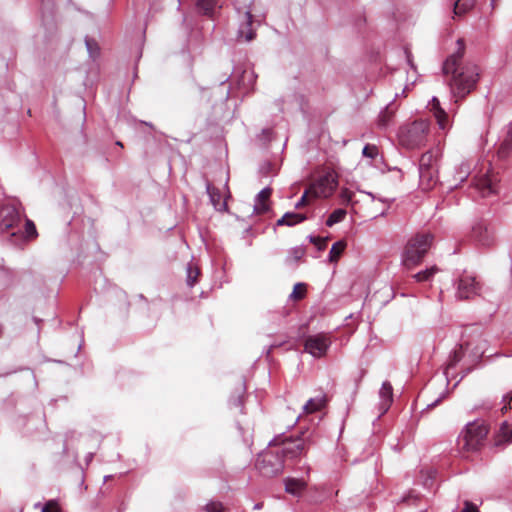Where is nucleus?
Listing matches in <instances>:
<instances>
[{"label": "nucleus", "instance_id": "a19ab883", "mask_svg": "<svg viewBox=\"0 0 512 512\" xmlns=\"http://www.w3.org/2000/svg\"><path fill=\"white\" fill-rule=\"evenodd\" d=\"M463 512H479V509L475 504L466 501L464 504Z\"/></svg>", "mask_w": 512, "mask_h": 512}, {"label": "nucleus", "instance_id": "a878e982", "mask_svg": "<svg viewBox=\"0 0 512 512\" xmlns=\"http://www.w3.org/2000/svg\"><path fill=\"white\" fill-rule=\"evenodd\" d=\"M394 117V111L386 107L379 115L377 125L380 128H386L390 125Z\"/></svg>", "mask_w": 512, "mask_h": 512}, {"label": "nucleus", "instance_id": "4c0bfd02", "mask_svg": "<svg viewBox=\"0 0 512 512\" xmlns=\"http://www.w3.org/2000/svg\"><path fill=\"white\" fill-rule=\"evenodd\" d=\"M206 512H226L222 503L212 501L205 506Z\"/></svg>", "mask_w": 512, "mask_h": 512}, {"label": "nucleus", "instance_id": "7c9ffc66", "mask_svg": "<svg viewBox=\"0 0 512 512\" xmlns=\"http://www.w3.org/2000/svg\"><path fill=\"white\" fill-rule=\"evenodd\" d=\"M437 272H438V268L436 266H432L429 269H426L424 271L414 274L412 277L417 282H424V281H429Z\"/></svg>", "mask_w": 512, "mask_h": 512}, {"label": "nucleus", "instance_id": "9d476101", "mask_svg": "<svg viewBox=\"0 0 512 512\" xmlns=\"http://www.w3.org/2000/svg\"><path fill=\"white\" fill-rule=\"evenodd\" d=\"M480 289V283L474 277L465 274L459 279L457 296L461 300L471 299L479 294Z\"/></svg>", "mask_w": 512, "mask_h": 512}, {"label": "nucleus", "instance_id": "7ed1b4c3", "mask_svg": "<svg viewBox=\"0 0 512 512\" xmlns=\"http://www.w3.org/2000/svg\"><path fill=\"white\" fill-rule=\"evenodd\" d=\"M489 426L481 420L470 422L458 439L461 452H477L485 444Z\"/></svg>", "mask_w": 512, "mask_h": 512}, {"label": "nucleus", "instance_id": "0eeeda50", "mask_svg": "<svg viewBox=\"0 0 512 512\" xmlns=\"http://www.w3.org/2000/svg\"><path fill=\"white\" fill-rule=\"evenodd\" d=\"M311 444V434L308 432H303L300 436H297L296 438L285 439L282 442V446H276V449L280 451V455L282 456L283 460L285 458L293 459L306 454Z\"/></svg>", "mask_w": 512, "mask_h": 512}, {"label": "nucleus", "instance_id": "a18cd8bd", "mask_svg": "<svg viewBox=\"0 0 512 512\" xmlns=\"http://www.w3.org/2000/svg\"><path fill=\"white\" fill-rule=\"evenodd\" d=\"M300 257V255H294L295 260H298Z\"/></svg>", "mask_w": 512, "mask_h": 512}, {"label": "nucleus", "instance_id": "6ab92c4d", "mask_svg": "<svg viewBox=\"0 0 512 512\" xmlns=\"http://www.w3.org/2000/svg\"><path fill=\"white\" fill-rule=\"evenodd\" d=\"M379 394H380V398L382 400L381 406L383 408V413H385L389 409V407L393 401L392 385L389 382L385 381L382 384Z\"/></svg>", "mask_w": 512, "mask_h": 512}, {"label": "nucleus", "instance_id": "dca6fc26", "mask_svg": "<svg viewBox=\"0 0 512 512\" xmlns=\"http://www.w3.org/2000/svg\"><path fill=\"white\" fill-rule=\"evenodd\" d=\"M272 194L271 188H264L257 196L254 211L256 214H264L269 210V199Z\"/></svg>", "mask_w": 512, "mask_h": 512}, {"label": "nucleus", "instance_id": "cd10ccee", "mask_svg": "<svg viewBox=\"0 0 512 512\" xmlns=\"http://www.w3.org/2000/svg\"><path fill=\"white\" fill-rule=\"evenodd\" d=\"M475 0H457L454 4L455 15H462L474 6Z\"/></svg>", "mask_w": 512, "mask_h": 512}, {"label": "nucleus", "instance_id": "412c9836", "mask_svg": "<svg viewBox=\"0 0 512 512\" xmlns=\"http://www.w3.org/2000/svg\"><path fill=\"white\" fill-rule=\"evenodd\" d=\"M325 404L326 397L324 395H320L309 399L304 406V411L306 414H312L314 412L320 411L325 406Z\"/></svg>", "mask_w": 512, "mask_h": 512}, {"label": "nucleus", "instance_id": "c9c22d12", "mask_svg": "<svg viewBox=\"0 0 512 512\" xmlns=\"http://www.w3.org/2000/svg\"><path fill=\"white\" fill-rule=\"evenodd\" d=\"M362 154L364 157L374 159L379 154V149L376 145L373 144H367L364 146Z\"/></svg>", "mask_w": 512, "mask_h": 512}, {"label": "nucleus", "instance_id": "79ce46f5", "mask_svg": "<svg viewBox=\"0 0 512 512\" xmlns=\"http://www.w3.org/2000/svg\"><path fill=\"white\" fill-rule=\"evenodd\" d=\"M86 45L88 47V49L90 50V52L92 51V48L93 46H97L96 42L93 41V40H86Z\"/></svg>", "mask_w": 512, "mask_h": 512}, {"label": "nucleus", "instance_id": "f8f14e48", "mask_svg": "<svg viewBox=\"0 0 512 512\" xmlns=\"http://www.w3.org/2000/svg\"><path fill=\"white\" fill-rule=\"evenodd\" d=\"M429 107L439 128L441 130H447L450 127L449 117L446 111L441 107L439 99L434 97L430 101Z\"/></svg>", "mask_w": 512, "mask_h": 512}, {"label": "nucleus", "instance_id": "e433bc0d", "mask_svg": "<svg viewBox=\"0 0 512 512\" xmlns=\"http://www.w3.org/2000/svg\"><path fill=\"white\" fill-rule=\"evenodd\" d=\"M42 512H61V508L57 501L49 500L45 503Z\"/></svg>", "mask_w": 512, "mask_h": 512}, {"label": "nucleus", "instance_id": "72a5a7b5", "mask_svg": "<svg viewBox=\"0 0 512 512\" xmlns=\"http://www.w3.org/2000/svg\"><path fill=\"white\" fill-rule=\"evenodd\" d=\"M24 228L27 239H35L38 236L36 226L32 220L26 219Z\"/></svg>", "mask_w": 512, "mask_h": 512}, {"label": "nucleus", "instance_id": "1a4fd4ad", "mask_svg": "<svg viewBox=\"0 0 512 512\" xmlns=\"http://www.w3.org/2000/svg\"><path fill=\"white\" fill-rule=\"evenodd\" d=\"M337 185L336 176L333 173H326L308 188L311 190L313 198H327L333 194Z\"/></svg>", "mask_w": 512, "mask_h": 512}, {"label": "nucleus", "instance_id": "5701e85b", "mask_svg": "<svg viewBox=\"0 0 512 512\" xmlns=\"http://www.w3.org/2000/svg\"><path fill=\"white\" fill-rule=\"evenodd\" d=\"M306 486V482L300 479L288 478L285 481L286 492L293 495L300 494L306 488Z\"/></svg>", "mask_w": 512, "mask_h": 512}, {"label": "nucleus", "instance_id": "f704fd0d", "mask_svg": "<svg viewBox=\"0 0 512 512\" xmlns=\"http://www.w3.org/2000/svg\"><path fill=\"white\" fill-rule=\"evenodd\" d=\"M312 199H314L313 196H312V192H311V190L309 188H307L304 191V193H303L302 197L300 198V200L296 203L295 208L296 209H301V208L307 206L311 202Z\"/></svg>", "mask_w": 512, "mask_h": 512}, {"label": "nucleus", "instance_id": "473e14b6", "mask_svg": "<svg viewBox=\"0 0 512 512\" xmlns=\"http://www.w3.org/2000/svg\"><path fill=\"white\" fill-rule=\"evenodd\" d=\"M200 276V270L197 266L190 264L187 269V284L193 286L197 283Z\"/></svg>", "mask_w": 512, "mask_h": 512}, {"label": "nucleus", "instance_id": "39448f33", "mask_svg": "<svg viewBox=\"0 0 512 512\" xmlns=\"http://www.w3.org/2000/svg\"><path fill=\"white\" fill-rule=\"evenodd\" d=\"M438 149H431L423 153L419 160L420 184L424 190L432 189L438 183Z\"/></svg>", "mask_w": 512, "mask_h": 512}, {"label": "nucleus", "instance_id": "b1692460", "mask_svg": "<svg viewBox=\"0 0 512 512\" xmlns=\"http://www.w3.org/2000/svg\"><path fill=\"white\" fill-rule=\"evenodd\" d=\"M346 248V242L341 240V241H337L335 242L331 249H330V253H329V259L331 262H337L340 258V256L342 255V253L344 252Z\"/></svg>", "mask_w": 512, "mask_h": 512}, {"label": "nucleus", "instance_id": "a211bd4d", "mask_svg": "<svg viewBox=\"0 0 512 512\" xmlns=\"http://www.w3.org/2000/svg\"><path fill=\"white\" fill-rule=\"evenodd\" d=\"M252 23H253V16L250 11H247L245 13V23L243 26L239 29V37L244 38L245 41H251L255 38L256 33L252 29Z\"/></svg>", "mask_w": 512, "mask_h": 512}, {"label": "nucleus", "instance_id": "393cba45", "mask_svg": "<svg viewBox=\"0 0 512 512\" xmlns=\"http://www.w3.org/2000/svg\"><path fill=\"white\" fill-rule=\"evenodd\" d=\"M512 149V128L507 132L506 138L501 143L498 149V155L501 158L506 157Z\"/></svg>", "mask_w": 512, "mask_h": 512}, {"label": "nucleus", "instance_id": "20e7f679", "mask_svg": "<svg viewBox=\"0 0 512 512\" xmlns=\"http://www.w3.org/2000/svg\"><path fill=\"white\" fill-rule=\"evenodd\" d=\"M433 236L429 233H418L406 244L403 263L407 268L420 264L431 247Z\"/></svg>", "mask_w": 512, "mask_h": 512}, {"label": "nucleus", "instance_id": "c85d7f7f", "mask_svg": "<svg viewBox=\"0 0 512 512\" xmlns=\"http://www.w3.org/2000/svg\"><path fill=\"white\" fill-rule=\"evenodd\" d=\"M346 214H347V212L345 209L339 208V209L334 210L329 215L328 219L326 220V225L328 227H331L334 224L341 222L342 220H344Z\"/></svg>", "mask_w": 512, "mask_h": 512}, {"label": "nucleus", "instance_id": "bb28decb", "mask_svg": "<svg viewBox=\"0 0 512 512\" xmlns=\"http://www.w3.org/2000/svg\"><path fill=\"white\" fill-rule=\"evenodd\" d=\"M307 285L305 283H297L293 287V291L290 294V299L293 301H300L306 297Z\"/></svg>", "mask_w": 512, "mask_h": 512}, {"label": "nucleus", "instance_id": "58836bf2", "mask_svg": "<svg viewBox=\"0 0 512 512\" xmlns=\"http://www.w3.org/2000/svg\"><path fill=\"white\" fill-rule=\"evenodd\" d=\"M353 196H354V193L347 188H343L340 191V199L343 204L350 203L352 201Z\"/></svg>", "mask_w": 512, "mask_h": 512}, {"label": "nucleus", "instance_id": "4be33fe9", "mask_svg": "<svg viewBox=\"0 0 512 512\" xmlns=\"http://www.w3.org/2000/svg\"><path fill=\"white\" fill-rule=\"evenodd\" d=\"M217 5V0H198L196 7L199 13L212 17Z\"/></svg>", "mask_w": 512, "mask_h": 512}, {"label": "nucleus", "instance_id": "423d86ee", "mask_svg": "<svg viewBox=\"0 0 512 512\" xmlns=\"http://www.w3.org/2000/svg\"><path fill=\"white\" fill-rule=\"evenodd\" d=\"M256 468L267 477H273L282 473L284 469V460L276 445L263 451L258 455Z\"/></svg>", "mask_w": 512, "mask_h": 512}, {"label": "nucleus", "instance_id": "4468645a", "mask_svg": "<svg viewBox=\"0 0 512 512\" xmlns=\"http://www.w3.org/2000/svg\"><path fill=\"white\" fill-rule=\"evenodd\" d=\"M496 181L497 179L494 175L487 173L477 180L476 188L480 191L483 197H488L496 193Z\"/></svg>", "mask_w": 512, "mask_h": 512}, {"label": "nucleus", "instance_id": "c756f323", "mask_svg": "<svg viewBox=\"0 0 512 512\" xmlns=\"http://www.w3.org/2000/svg\"><path fill=\"white\" fill-rule=\"evenodd\" d=\"M244 392H245V387L242 383H240L236 387L234 395L230 399L231 405H233L235 407L242 406L243 401H244Z\"/></svg>", "mask_w": 512, "mask_h": 512}, {"label": "nucleus", "instance_id": "f03ea898", "mask_svg": "<svg viewBox=\"0 0 512 512\" xmlns=\"http://www.w3.org/2000/svg\"><path fill=\"white\" fill-rule=\"evenodd\" d=\"M429 130V121L423 119L404 125L398 132L399 144L406 149H419L426 145Z\"/></svg>", "mask_w": 512, "mask_h": 512}, {"label": "nucleus", "instance_id": "ea45409f", "mask_svg": "<svg viewBox=\"0 0 512 512\" xmlns=\"http://www.w3.org/2000/svg\"><path fill=\"white\" fill-rule=\"evenodd\" d=\"M310 241L317 246L319 250H323L326 248L327 245V238H321V237H311Z\"/></svg>", "mask_w": 512, "mask_h": 512}, {"label": "nucleus", "instance_id": "37998d69", "mask_svg": "<svg viewBox=\"0 0 512 512\" xmlns=\"http://www.w3.org/2000/svg\"><path fill=\"white\" fill-rule=\"evenodd\" d=\"M412 499H413V497L409 496L408 498H406V499H405V501H410V500H412ZM416 499H417V498H414V500H416Z\"/></svg>", "mask_w": 512, "mask_h": 512}, {"label": "nucleus", "instance_id": "6e6552de", "mask_svg": "<svg viewBox=\"0 0 512 512\" xmlns=\"http://www.w3.org/2000/svg\"><path fill=\"white\" fill-rule=\"evenodd\" d=\"M331 345V339L328 334L319 333L308 336L304 342V350L314 357L321 358Z\"/></svg>", "mask_w": 512, "mask_h": 512}, {"label": "nucleus", "instance_id": "f3484780", "mask_svg": "<svg viewBox=\"0 0 512 512\" xmlns=\"http://www.w3.org/2000/svg\"><path fill=\"white\" fill-rule=\"evenodd\" d=\"M512 442V424L503 422L494 438V444L501 446Z\"/></svg>", "mask_w": 512, "mask_h": 512}, {"label": "nucleus", "instance_id": "2f4dec72", "mask_svg": "<svg viewBox=\"0 0 512 512\" xmlns=\"http://www.w3.org/2000/svg\"><path fill=\"white\" fill-rule=\"evenodd\" d=\"M463 355H464V346L461 344L458 346V348H456L453 351L452 355L450 356L448 364H447V368L454 367L463 358Z\"/></svg>", "mask_w": 512, "mask_h": 512}, {"label": "nucleus", "instance_id": "2eb2a0df", "mask_svg": "<svg viewBox=\"0 0 512 512\" xmlns=\"http://www.w3.org/2000/svg\"><path fill=\"white\" fill-rule=\"evenodd\" d=\"M207 192L210 197V201L213 204L214 208L220 212L227 210L226 200L223 199V195L220 189L216 188L212 184H207Z\"/></svg>", "mask_w": 512, "mask_h": 512}, {"label": "nucleus", "instance_id": "c03bdc74", "mask_svg": "<svg viewBox=\"0 0 512 512\" xmlns=\"http://www.w3.org/2000/svg\"><path fill=\"white\" fill-rule=\"evenodd\" d=\"M145 125L149 126L150 128H153V125L151 123L143 122Z\"/></svg>", "mask_w": 512, "mask_h": 512}, {"label": "nucleus", "instance_id": "9b49d317", "mask_svg": "<svg viewBox=\"0 0 512 512\" xmlns=\"http://www.w3.org/2000/svg\"><path fill=\"white\" fill-rule=\"evenodd\" d=\"M21 218V212L14 205H5L0 209V227L4 230L17 227Z\"/></svg>", "mask_w": 512, "mask_h": 512}, {"label": "nucleus", "instance_id": "ddd939ff", "mask_svg": "<svg viewBox=\"0 0 512 512\" xmlns=\"http://www.w3.org/2000/svg\"><path fill=\"white\" fill-rule=\"evenodd\" d=\"M471 237L483 246H490L493 243V236L482 221L472 227Z\"/></svg>", "mask_w": 512, "mask_h": 512}, {"label": "nucleus", "instance_id": "f257e3e1", "mask_svg": "<svg viewBox=\"0 0 512 512\" xmlns=\"http://www.w3.org/2000/svg\"><path fill=\"white\" fill-rule=\"evenodd\" d=\"M457 51L450 55L444 62L442 70L445 75H451L448 82L455 102L463 100L475 88L479 79V68L477 65L467 63L462 65L465 53L463 39L457 40Z\"/></svg>", "mask_w": 512, "mask_h": 512}, {"label": "nucleus", "instance_id": "aec40b11", "mask_svg": "<svg viewBox=\"0 0 512 512\" xmlns=\"http://www.w3.org/2000/svg\"><path fill=\"white\" fill-rule=\"evenodd\" d=\"M307 219L305 214L301 213H285L280 219L277 220L276 224L278 226H294L298 223H301Z\"/></svg>", "mask_w": 512, "mask_h": 512}]
</instances>
